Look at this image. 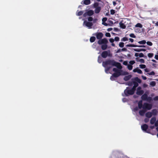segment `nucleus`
Instances as JSON below:
<instances>
[{"label":"nucleus","mask_w":158,"mask_h":158,"mask_svg":"<svg viewBox=\"0 0 158 158\" xmlns=\"http://www.w3.org/2000/svg\"><path fill=\"white\" fill-rule=\"evenodd\" d=\"M113 71L115 73L110 76V79L112 81L114 80V77H118L121 75V72H122V70H118L116 68H114L113 69Z\"/></svg>","instance_id":"obj_1"},{"label":"nucleus","mask_w":158,"mask_h":158,"mask_svg":"<svg viewBox=\"0 0 158 158\" xmlns=\"http://www.w3.org/2000/svg\"><path fill=\"white\" fill-rule=\"evenodd\" d=\"M116 61L114 60H108L105 61L103 62L102 63L103 66L106 68L108 65H111L114 66Z\"/></svg>","instance_id":"obj_2"},{"label":"nucleus","mask_w":158,"mask_h":158,"mask_svg":"<svg viewBox=\"0 0 158 158\" xmlns=\"http://www.w3.org/2000/svg\"><path fill=\"white\" fill-rule=\"evenodd\" d=\"M129 89V87H127L126 89L124 91V94L127 96L129 95H132L134 94V91H133L131 89Z\"/></svg>","instance_id":"obj_3"},{"label":"nucleus","mask_w":158,"mask_h":158,"mask_svg":"<svg viewBox=\"0 0 158 158\" xmlns=\"http://www.w3.org/2000/svg\"><path fill=\"white\" fill-rule=\"evenodd\" d=\"M152 107V104L147 103H144L143 105V108L146 110H150Z\"/></svg>","instance_id":"obj_4"},{"label":"nucleus","mask_w":158,"mask_h":158,"mask_svg":"<svg viewBox=\"0 0 158 158\" xmlns=\"http://www.w3.org/2000/svg\"><path fill=\"white\" fill-rule=\"evenodd\" d=\"M148 126L146 124H144L141 126V128L142 130L145 132L148 133H150V130L148 129Z\"/></svg>","instance_id":"obj_5"},{"label":"nucleus","mask_w":158,"mask_h":158,"mask_svg":"<svg viewBox=\"0 0 158 158\" xmlns=\"http://www.w3.org/2000/svg\"><path fill=\"white\" fill-rule=\"evenodd\" d=\"M111 55L110 53V51L108 52L107 51H104L101 54L102 57L104 58H106L108 56H110Z\"/></svg>","instance_id":"obj_6"},{"label":"nucleus","mask_w":158,"mask_h":158,"mask_svg":"<svg viewBox=\"0 0 158 158\" xmlns=\"http://www.w3.org/2000/svg\"><path fill=\"white\" fill-rule=\"evenodd\" d=\"M108 43V41L106 38H103V39H101L99 40L98 42V44L99 45H101L104 44H107Z\"/></svg>","instance_id":"obj_7"},{"label":"nucleus","mask_w":158,"mask_h":158,"mask_svg":"<svg viewBox=\"0 0 158 158\" xmlns=\"http://www.w3.org/2000/svg\"><path fill=\"white\" fill-rule=\"evenodd\" d=\"M94 14V11L93 10H90L89 11L85 12V13L83 15V16L84 17H86L87 16H91L93 15Z\"/></svg>","instance_id":"obj_8"},{"label":"nucleus","mask_w":158,"mask_h":158,"mask_svg":"<svg viewBox=\"0 0 158 158\" xmlns=\"http://www.w3.org/2000/svg\"><path fill=\"white\" fill-rule=\"evenodd\" d=\"M83 24L85 25L86 26L88 27L89 28H91L93 25V23L91 22H88L85 21L84 22Z\"/></svg>","instance_id":"obj_9"},{"label":"nucleus","mask_w":158,"mask_h":158,"mask_svg":"<svg viewBox=\"0 0 158 158\" xmlns=\"http://www.w3.org/2000/svg\"><path fill=\"white\" fill-rule=\"evenodd\" d=\"M126 46L127 47H140V48L145 47V46L144 45H136L134 44H127L126 45Z\"/></svg>","instance_id":"obj_10"},{"label":"nucleus","mask_w":158,"mask_h":158,"mask_svg":"<svg viewBox=\"0 0 158 158\" xmlns=\"http://www.w3.org/2000/svg\"><path fill=\"white\" fill-rule=\"evenodd\" d=\"M96 38L98 40H100L103 36V34L102 33L100 32L97 33L95 35Z\"/></svg>","instance_id":"obj_11"},{"label":"nucleus","mask_w":158,"mask_h":158,"mask_svg":"<svg viewBox=\"0 0 158 158\" xmlns=\"http://www.w3.org/2000/svg\"><path fill=\"white\" fill-rule=\"evenodd\" d=\"M114 66L116 67L118 69H120L119 70H121V69L122 68L121 64L119 62H116Z\"/></svg>","instance_id":"obj_12"},{"label":"nucleus","mask_w":158,"mask_h":158,"mask_svg":"<svg viewBox=\"0 0 158 158\" xmlns=\"http://www.w3.org/2000/svg\"><path fill=\"white\" fill-rule=\"evenodd\" d=\"M133 72H137L139 74H142V72L141 70L139 69L138 68H137L136 69H135L133 70Z\"/></svg>","instance_id":"obj_13"},{"label":"nucleus","mask_w":158,"mask_h":158,"mask_svg":"<svg viewBox=\"0 0 158 158\" xmlns=\"http://www.w3.org/2000/svg\"><path fill=\"white\" fill-rule=\"evenodd\" d=\"M148 95L146 93H144L143 94L141 97V98L144 101H146L147 98H148Z\"/></svg>","instance_id":"obj_14"},{"label":"nucleus","mask_w":158,"mask_h":158,"mask_svg":"<svg viewBox=\"0 0 158 158\" xmlns=\"http://www.w3.org/2000/svg\"><path fill=\"white\" fill-rule=\"evenodd\" d=\"M146 111V110L143 109V110L139 111V114L140 115L143 116Z\"/></svg>","instance_id":"obj_15"},{"label":"nucleus","mask_w":158,"mask_h":158,"mask_svg":"<svg viewBox=\"0 0 158 158\" xmlns=\"http://www.w3.org/2000/svg\"><path fill=\"white\" fill-rule=\"evenodd\" d=\"M144 93V91L143 90H137L136 94L139 95H141Z\"/></svg>","instance_id":"obj_16"},{"label":"nucleus","mask_w":158,"mask_h":158,"mask_svg":"<svg viewBox=\"0 0 158 158\" xmlns=\"http://www.w3.org/2000/svg\"><path fill=\"white\" fill-rule=\"evenodd\" d=\"M101 10V7L100 6L97 7L95 8L94 11L95 13L96 14L99 13Z\"/></svg>","instance_id":"obj_17"},{"label":"nucleus","mask_w":158,"mask_h":158,"mask_svg":"<svg viewBox=\"0 0 158 158\" xmlns=\"http://www.w3.org/2000/svg\"><path fill=\"white\" fill-rule=\"evenodd\" d=\"M143 105L142 104V101L141 100L139 101L138 103V108L139 109H141L143 108Z\"/></svg>","instance_id":"obj_18"},{"label":"nucleus","mask_w":158,"mask_h":158,"mask_svg":"<svg viewBox=\"0 0 158 158\" xmlns=\"http://www.w3.org/2000/svg\"><path fill=\"white\" fill-rule=\"evenodd\" d=\"M152 116V113L150 112H148L145 114V116L148 118H150Z\"/></svg>","instance_id":"obj_19"},{"label":"nucleus","mask_w":158,"mask_h":158,"mask_svg":"<svg viewBox=\"0 0 158 158\" xmlns=\"http://www.w3.org/2000/svg\"><path fill=\"white\" fill-rule=\"evenodd\" d=\"M156 121V118L155 117H153L150 120V123L151 124H153L155 123Z\"/></svg>","instance_id":"obj_20"},{"label":"nucleus","mask_w":158,"mask_h":158,"mask_svg":"<svg viewBox=\"0 0 158 158\" xmlns=\"http://www.w3.org/2000/svg\"><path fill=\"white\" fill-rule=\"evenodd\" d=\"M107 44H102L101 46V48L102 50H105L107 49Z\"/></svg>","instance_id":"obj_21"},{"label":"nucleus","mask_w":158,"mask_h":158,"mask_svg":"<svg viewBox=\"0 0 158 158\" xmlns=\"http://www.w3.org/2000/svg\"><path fill=\"white\" fill-rule=\"evenodd\" d=\"M119 24L121 28L124 29L126 28V26L122 22H120Z\"/></svg>","instance_id":"obj_22"},{"label":"nucleus","mask_w":158,"mask_h":158,"mask_svg":"<svg viewBox=\"0 0 158 158\" xmlns=\"http://www.w3.org/2000/svg\"><path fill=\"white\" fill-rule=\"evenodd\" d=\"M135 81H136L138 83H140L141 82V80L138 77H135L134 78Z\"/></svg>","instance_id":"obj_23"},{"label":"nucleus","mask_w":158,"mask_h":158,"mask_svg":"<svg viewBox=\"0 0 158 158\" xmlns=\"http://www.w3.org/2000/svg\"><path fill=\"white\" fill-rule=\"evenodd\" d=\"M91 3L90 0H85L84 1V4L86 5L89 4Z\"/></svg>","instance_id":"obj_24"},{"label":"nucleus","mask_w":158,"mask_h":158,"mask_svg":"<svg viewBox=\"0 0 158 158\" xmlns=\"http://www.w3.org/2000/svg\"><path fill=\"white\" fill-rule=\"evenodd\" d=\"M131 77V75H128L125 76L124 78V80L125 81H127L129 80Z\"/></svg>","instance_id":"obj_25"},{"label":"nucleus","mask_w":158,"mask_h":158,"mask_svg":"<svg viewBox=\"0 0 158 158\" xmlns=\"http://www.w3.org/2000/svg\"><path fill=\"white\" fill-rule=\"evenodd\" d=\"M95 39H96V38L95 37L92 36V37H91L90 39V41L91 43H93L95 41Z\"/></svg>","instance_id":"obj_26"},{"label":"nucleus","mask_w":158,"mask_h":158,"mask_svg":"<svg viewBox=\"0 0 158 158\" xmlns=\"http://www.w3.org/2000/svg\"><path fill=\"white\" fill-rule=\"evenodd\" d=\"M152 115L153 114L154 115H156L157 113V110L155 109H153L152 110Z\"/></svg>","instance_id":"obj_27"},{"label":"nucleus","mask_w":158,"mask_h":158,"mask_svg":"<svg viewBox=\"0 0 158 158\" xmlns=\"http://www.w3.org/2000/svg\"><path fill=\"white\" fill-rule=\"evenodd\" d=\"M138 43L140 44H145L146 43V41L145 40H142L140 41H139L138 42Z\"/></svg>","instance_id":"obj_28"},{"label":"nucleus","mask_w":158,"mask_h":158,"mask_svg":"<svg viewBox=\"0 0 158 158\" xmlns=\"http://www.w3.org/2000/svg\"><path fill=\"white\" fill-rule=\"evenodd\" d=\"M135 27H136L142 28L143 27V26L141 23H138L135 25Z\"/></svg>","instance_id":"obj_29"},{"label":"nucleus","mask_w":158,"mask_h":158,"mask_svg":"<svg viewBox=\"0 0 158 158\" xmlns=\"http://www.w3.org/2000/svg\"><path fill=\"white\" fill-rule=\"evenodd\" d=\"M152 100V98L151 97H148V98L146 100V101H148V102H150Z\"/></svg>","instance_id":"obj_30"},{"label":"nucleus","mask_w":158,"mask_h":158,"mask_svg":"<svg viewBox=\"0 0 158 158\" xmlns=\"http://www.w3.org/2000/svg\"><path fill=\"white\" fill-rule=\"evenodd\" d=\"M128 40L127 37H125L121 39V41H125Z\"/></svg>","instance_id":"obj_31"},{"label":"nucleus","mask_w":158,"mask_h":158,"mask_svg":"<svg viewBox=\"0 0 158 158\" xmlns=\"http://www.w3.org/2000/svg\"><path fill=\"white\" fill-rule=\"evenodd\" d=\"M98 62L99 63H100L102 61V59L100 56H99L98 58Z\"/></svg>","instance_id":"obj_32"},{"label":"nucleus","mask_w":158,"mask_h":158,"mask_svg":"<svg viewBox=\"0 0 158 158\" xmlns=\"http://www.w3.org/2000/svg\"><path fill=\"white\" fill-rule=\"evenodd\" d=\"M132 66L130 64H128L127 65V68L129 70H131L132 69Z\"/></svg>","instance_id":"obj_33"},{"label":"nucleus","mask_w":158,"mask_h":158,"mask_svg":"<svg viewBox=\"0 0 158 158\" xmlns=\"http://www.w3.org/2000/svg\"><path fill=\"white\" fill-rule=\"evenodd\" d=\"M119 46L121 48H123L124 47V43L123 42H120L119 44Z\"/></svg>","instance_id":"obj_34"},{"label":"nucleus","mask_w":158,"mask_h":158,"mask_svg":"<svg viewBox=\"0 0 158 158\" xmlns=\"http://www.w3.org/2000/svg\"><path fill=\"white\" fill-rule=\"evenodd\" d=\"M133 84H134V86L137 87L139 84L136 81H133Z\"/></svg>","instance_id":"obj_35"},{"label":"nucleus","mask_w":158,"mask_h":158,"mask_svg":"<svg viewBox=\"0 0 158 158\" xmlns=\"http://www.w3.org/2000/svg\"><path fill=\"white\" fill-rule=\"evenodd\" d=\"M83 11H80L79 12H78L77 13V16H81V15H82L83 14Z\"/></svg>","instance_id":"obj_36"},{"label":"nucleus","mask_w":158,"mask_h":158,"mask_svg":"<svg viewBox=\"0 0 158 158\" xmlns=\"http://www.w3.org/2000/svg\"><path fill=\"white\" fill-rule=\"evenodd\" d=\"M111 68V67H106L105 69V72L106 73H107L108 71L110 70V69Z\"/></svg>","instance_id":"obj_37"},{"label":"nucleus","mask_w":158,"mask_h":158,"mask_svg":"<svg viewBox=\"0 0 158 158\" xmlns=\"http://www.w3.org/2000/svg\"><path fill=\"white\" fill-rule=\"evenodd\" d=\"M139 66L140 67V68L142 69H144L146 67V65L144 64H141L139 65Z\"/></svg>","instance_id":"obj_38"},{"label":"nucleus","mask_w":158,"mask_h":158,"mask_svg":"<svg viewBox=\"0 0 158 158\" xmlns=\"http://www.w3.org/2000/svg\"><path fill=\"white\" fill-rule=\"evenodd\" d=\"M129 36L130 37L133 38H135L136 36L133 33H131L130 34Z\"/></svg>","instance_id":"obj_39"},{"label":"nucleus","mask_w":158,"mask_h":158,"mask_svg":"<svg viewBox=\"0 0 158 158\" xmlns=\"http://www.w3.org/2000/svg\"><path fill=\"white\" fill-rule=\"evenodd\" d=\"M150 85L152 86H154L156 85V82L154 81H152L150 82Z\"/></svg>","instance_id":"obj_40"},{"label":"nucleus","mask_w":158,"mask_h":158,"mask_svg":"<svg viewBox=\"0 0 158 158\" xmlns=\"http://www.w3.org/2000/svg\"><path fill=\"white\" fill-rule=\"evenodd\" d=\"M146 43L148 45L150 46H152L153 44L150 41H147Z\"/></svg>","instance_id":"obj_41"},{"label":"nucleus","mask_w":158,"mask_h":158,"mask_svg":"<svg viewBox=\"0 0 158 158\" xmlns=\"http://www.w3.org/2000/svg\"><path fill=\"white\" fill-rule=\"evenodd\" d=\"M148 56L149 57L151 58L153 56V54L152 53H148Z\"/></svg>","instance_id":"obj_42"},{"label":"nucleus","mask_w":158,"mask_h":158,"mask_svg":"<svg viewBox=\"0 0 158 158\" xmlns=\"http://www.w3.org/2000/svg\"><path fill=\"white\" fill-rule=\"evenodd\" d=\"M133 84V81H129L127 83V85L129 86H131Z\"/></svg>","instance_id":"obj_43"},{"label":"nucleus","mask_w":158,"mask_h":158,"mask_svg":"<svg viewBox=\"0 0 158 158\" xmlns=\"http://www.w3.org/2000/svg\"><path fill=\"white\" fill-rule=\"evenodd\" d=\"M133 50L135 52H140L141 51V48H135Z\"/></svg>","instance_id":"obj_44"},{"label":"nucleus","mask_w":158,"mask_h":158,"mask_svg":"<svg viewBox=\"0 0 158 158\" xmlns=\"http://www.w3.org/2000/svg\"><path fill=\"white\" fill-rule=\"evenodd\" d=\"M88 21L89 22H91L93 20V18L91 17H89L88 19Z\"/></svg>","instance_id":"obj_45"},{"label":"nucleus","mask_w":158,"mask_h":158,"mask_svg":"<svg viewBox=\"0 0 158 158\" xmlns=\"http://www.w3.org/2000/svg\"><path fill=\"white\" fill-rule=\"evenodd\" d=\"M98 3L97 2H95L94 4V7L95 8H97V7H98Z\"/></svg>","instance_id":"obj_46"},{"label":"nucleus","mask_w":158,"mask_h":158,"mask_svg":"<svg viewBox=\"0 0 158 158\" xmlns=\"http://www.w3.org/2000/svg\"><path fill=\"white\" fill-rule=\"evenodd\" d=\"M137 87L133 86L131 89L133 91H134V93H135V91L136 88Z\"/></svg>","instance_id":"obj_47"},{"label":"nucleus","mask_w":158,"mask_h":158,"mask_svg":"<svg viewBox=\"0 0 158 158\" xmlns=\"http://www.w3.org/2000/svg\"><path fill=\"white\" fill-rule=\"evenodd\" d=\"M148 74L150 75H154L155 74V73L154 71H152L148 73Z\"/></svg>","instance_id":"obj_48"},{"label":"nucleus","mask_w":158,"mask_h":158,"mask_svg":"<svg viewBox=\"0 0 158 158\" xmlns=\"http://www.w3.org/2000/svg\"><path fill=\"white\" fill-rule=\"evenodd\" d=\"M105 35L107 37H110L111 36V35L110 34L109 32H107L105 34Z\"/></svg>","instance_id":"obj_49"},{"label":"nucleus","mask_w":158,"mask_h":158,"mask_svg":"<svg viewBox=\"0 0 158 158\" xmlns=\"http://www.w3.org/2000/svg\"><path fill=\"white\" fill-rule=\"evenodd\" d=\"M110 12L111 15H114L115 13V10L113 9L111 10Z\"/></svg>","instance_id":"obj_50"},{"label":"nucleus","mask_w":158,"mask_h":158,"mask_svg":"<svg viewBox=\"0 0 158 158\" xmlns=\"http://www.w3.org/2000/svg\"><path fill=\"white\" fill-rule=\"evenodd\" d=\"M114 40L116 41H118L119 40V38L118 37H116Z\"/></svg>","instance_id":"obj_51"},{"label":"nucleus","mask_w":158,"mask_h":158,"mask_svg":"<svg viewBox=\"0 0 158 158\" xmlns=\"http://www.w3.org/2000/svg\"><path fill=\"white\" fill-rule=\"evenodd\" d=\"M135 63V62L134 60H131L129 62V63L131 64L130 65H131Z\"/></svg>","instance_id":"obj_52"},{"label":"nucleus","mask_w":158,"mask_h":158,"mask_svg":"<svg viewBox=\"0 0 158 158\" xmlns=\"http://www.w3.org/2000/svg\"><path fill=\"white\" fill-rule=\"evenodd\" d=\"M139 61H140L141 63H144V60L143 59H139Z\"/></svg>","instance_id":"obj_53"},{"label":"nucleus","mask_w":158,"mask_h":158,"mask_svg":"<svg viewBox=\"0 0 158 158\" xmlns=\"http://www.w3.org/2000/svg\"><path fill=\"white\" fill-rule=\"evenodd\" d=\"M109 41L111 43H113L114 42V40L113 38H110L109 39Z\"/></svg>","instance_id":"obj_54"},{"label":"nucleus","mask_w":158,"mask_h":158,"mask_svg":"<svg viewBox=\"0 0 158 158\" xmlns=\"http://www.w3.org/2000/svg\"><path fill=\"white\" fill-rule=\"evenodd\" d=\"M139 56L140 57H143L144 55L143 53H141L139 54Z\"/></svg>","instance_id":"obj_55"},{"label":"nucleus","mask_w":158,"mask_h":158,"mask_svg":"<svg viewBox=\"0 0 158 158\" xmlns=\"http://www.w3.org/2000/svg\"><path fill=\"white\" fill-rule=\"evenodd\" d=\"M107 20V18L106 17L103 18L102 21L103 22H105Z\"/></svg>","instance_id":"obj_56"},{"label":"nucleus","mask_w":158,"mask_h":158,"mask_svg":"<svg viewBox=\"0 0 158 158\" xmlns=\"http://www.w3.org/2000/svg\"><path fill=\"white\" fill-rule=\"evenodd\" d=\"M97 21L98 19L97 18H95L93 19L92 21H93V23H95L97 22Z\"/></svg>","instance_id":"obj_57"},{"label":"nucleus","mask_w":158,"mask_h":158,"mask_svg":"<svg viewBox=\"0 0 158 158\" xmlns=\"http://www.w3.org/2000/svg\"><path fill=\"white\" fill-rule=\"evenodd\" d=\"M155 126L156 127L158 126V120L156 121L155 123Z\"/></svg>","instance_id":"obj_58"},{"label":"nucleus","mask_w":158,"mask_h":158,"mask_svg":"<svg viewBox=\"0 0 158 158\" xmlns=\"http://www.w3.org/2000/svg\"><path fill=\"white\" fill-rule=\"evenodd\" d=\"M153 99L154 101L158 100V96H156L154 98H153Z\"/></svg>","instance_id":"obj_59"},{"label":"nucleus","mask_w":158,"mask_h":158,"mask_svg":"<svg viewBox=\"0 0 158 158\" xmlns=\"http://www.w3.org/2000/svg\"><path fill=\"white\" fill-rule=\"evenodd\" d=\"M123 64L124 65H127L128 64L127 62V61H125L123 62Z\"/></svg>","instance_id":"obj_60"},{"label":"nucleus","mask_w":158,"mask_h":158,"mask_svg":"<svg viewBox=\"0 0 158 158\" xmlns=\"http://www.w3.org/2000/svg\"><path fill=\"white\" fill-rule=\"evenodd\" d=\"M149 119L148 118H145L144 119V121L145 123H147L149 121Z\"/></svg>","instance_id":"obj_61"},{"label":"nucleus","mask_w":158,"mask_h":158,"mask_svg":"<svg viewBox=\"0 0 158 158\" xmlns=\"http://www.w3.org/2000/svg\"><path fill=\"white\" fill-rule=\"evenodd\" d=\"M121 51H127V49L126 48H123L121 49Z\"/></svg>","instance_id":"obj_62"},{"label":"nucleus","mask_w":158,"mask_h":158,"mask_svg":"<svg viewBox=\"0 0 158 158\" xmlns=\"http://www.w3.org/2000/svg\"><path fill=\"white\" fill-rule=\"evenodd\" d=\"M142 78L144 80H146L147 79V77L145 76H142Z\"/></svg>","instance_id":"obj_63"},{"label":"nucleus","mask_w":158,"mask_h":158,"mask_svg":"<svg viewBox=\"0 0 158 158\" xmlns=\"http://www.w3.org/2000/svg\"><path fill=\"white\" fill-rule=\"evenodd\" d=\"M155 58L157 60H158V55H155Z\"/></svg>","instance_id":"obj_64"}]
</instances>
